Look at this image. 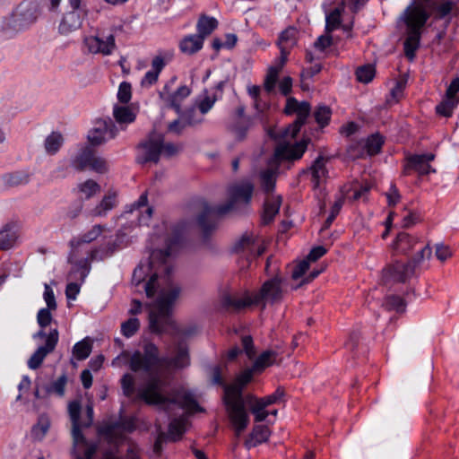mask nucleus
I'll return each mask as SVG.
<instances>
[{"instance_id":"1","label":"nucleus","mask_w":459,"mask_h":459,"mask_svg":"<svg viewBox=\"0 0 459 459\" xmlns=\"http://www.w3.org/2000/svg\"><path fill=\"white\" fill-rule=\"evenodd\" d=\"M180 294L181 287L174 282L169 283L160 291L149 312V329L152 333L186 334L185 331L178 329L172 318V308Z\"/></svg>"},{"instance_id":"2","label":"nucleus","mask_w":459,"mask_h":459,"mask_svg":"<svg viewBox=\"0 0 459 459\" xmlns=\"http://www.w3.org/2000/svg\"><path fill=\"white\" fill-rule=\"evenodd\" d=\"M255 374L256 372L252 367L247 368L237 375L231 385H226L224 388V404L238 437L245 431L249 423V415L245 409L242 392L245 386L253 380Z\"/></svg>"},{"instance_id":"3","label":"nucleus","mask_w":459,"mask_h":459,"mask_svg":"<svg viewBox=\"0 0 459 459\" xmlns=\"http://www.w3.org/2000/svg\"><path fill=\"white\" fill-rule=\"evenodd\" d=\"M178 241H170L165 250H154L150 258L146 261H142L137 268L134 269L133 273V282L139 285L146 277L150 276L148 282L145 285V292L147 297L151 298L155 293V281L160 272L169 273L172 269L170 260L178 247Z\"/></svg>"},{"instance_id":"4","label":"nucleus","mask_w":459,"mask_h":459,"mask_svg":"<svg viewBox=\"0 0 459 459\" xmlns=\"http://www.w3.org/2000/svg\"><path fill=\"white\" fill-rule=\"evenodd\" d=\"M164 381L156 374L139 389L140 397L149 404L161 405L168 409L171 404H178L187 411H203L194 395L187 391L178 392L173 398H167L161 394Z\"/></svg>"},{"instance_id":"5","label":"nucleus","mask_w":459,"mask_h":459,"mask_svg":"<svg viewBox=\"0 0 459 459\" xmlns=\"http://www.w3.org/2000/svg\"><path fill=\"white\" fill-rule=\"evenodd\" d=\"M402 18L407 26L404 53L410 60H413L415 52L420 47L421 29L429 18V14L423 4L413 2L405 9Z\"/></svg>"},{"instance_id":"6","label":"nucleus","mask_w":459,"mask_h":459,"mask_svg":"<svg viewBox=\"0 0 459 459\" xmlns=\"http://www.w3.org/2000/svg\"><path fill=\"white\" fill-rule=\"evenodd\" d=\"M108 230L105 225L95 224L79 238L71 241L72 251L70 255V262L74 264V267L71 271V276L78 272L80 274V280L82 281L85 280L90 272V263L92 259V255L87 253L86 256L80 257L79 248L82 244H88L98 239L104 232Z\"/></svg>"},{"instance_id":"7","label":"nucleus","mask_w":459,"mask_h":459,"mask_svg":"<svg viewBox=\"0 0 459 459\" xmlns=\"http://www.w3.org/2000/svg\"><path fill=\"white\" fill-rule=\"evenodd\" d=\"M432 249L429 245L420 250L408 264L396 262L383 270L382 280L385 283L404 282L414 275L416 268L425 259L431 257Z\"/></svg>"},{"instance_id":"8","label":"nucleus","mask_w":459,"mask_h":459,"mask_svg":"<svg viewBox=\"0 0 459 459\" xmlns=\"http://www.w3.org/2000/svg\"><path fill=\"white\" fill-rule=\"evenodd\" d=\"M283 283V279L279 276L265 281L259 290L250 294V302L261 309H264L267 305L273 306L281 302L285 294Z\"/></svg>"},{"instance_id":"9","label":"nucleus","mask_w":459,"mask_h":459,"mask_svg":"<svg viewBox=\"0 0 459 459\" xmlns=\"http://www.w3.org/2000/svg\"><path fill=\"white\" fill-rule=\"evenodd\" d=\"M68 414L72 421V436L74 448L87 446L80 428L90 427L93 422V404L89 403L85 407V416L81 418L82 405L78 400L68 403Z\"/></svg>"},{"instance_id":"10","label":"nucleus","mask_w":459,"mask_h":459,"mask_svg":"<svg viewBox=\"0 0 459 459\" xmlns=\"http://www.w3.org/2000/svg\"><path fill=\"white\" fill-rule=\"evenodd\" d=\"M385 137L378 133L372 134L365 141L357 142L349 146L346 158L351 160L365 159L381 152Z\"/></svg>"},{"instance_id":"11","label":"nucleus","mask_w":459,"mask_h":459,"mask_svg":"<svg viewBox=\"0 0 459 459\" xmlns=\"http://www.w3.org/2000/svg\"><path fill=\"white\" fill-rule=\"evenodd\" d=\"M254 186L250 182H242L230 188L229 202L224 205L216 208V213L223 215L228 212L238 210L247 205L251 200Z\"/></svg>"},{"instance_id":"12","label":"nucleus","mask_w":459,"mask_h":459,"mask_svg":"<svg viewBox=\"0 0 459 459\" xmlns=\"http://www.w3.org/2000/svg\"><path fill=\"white\" fill-rule=\"evenodd\" d=\"M117 128L110 119H99L88 134L91 145L98 146L117 135Z\"/></svg>"},{"instance_id":"13","label":"nucleus","mask_w":459,"mask_h":459,"mask_svg":"<svg viewBox=\"0 0 459 459\" xmlns=\"http://www.w3.org/2000/svg\"><path fill=\"white\" fill-rule=\"evenodd\" d=\"M73 166L78 170H84L87 168L98 172L104 173L108 170L107 161L100 156H96L94 152L86 148L74 158Z\"/></svg>"},{"instance_id":"14","label":"nucleus","mask_w":459,"mask_h":459,"mask_svg":"<svg viewBox=\"0 0 459 459\" xmlns=\"http://www.w3.org/2000/svg\"><path fill=\"white\" fill-rule=\"evenodd\" d=\"M59 333L56 329L51 330L47 337L46 343L39 346L28 359L27 365L30 369H38L43 363L45 358L54 351L58 342Z\"/></svg>"},{"instance_id":"15","label":"nucleus","mask_w":459,"mask_h":459,"mask_svg":"<svg viewBox=\"0 0 459 459\" xmlns=\"http://www.w3.org/2000/svg\"><path fill=\"white\" fill-rule=\"evenodd\" d=\"M308 140H303L295 144L288 143H280L274 151V155L271 159L275 160L279 165L281 160H295L302 157L305 152Z\"/></svg>"},{"instance_id":"16","label":"nucleus","mask_w":459,"mask_h":459,"mask_svg":"<svg viewBox=\"0 0 459 459\" xmlns=\"http://www.w3.org/2000/svg\"><path fill=\"white\" fill-rule=\"evenodd\" d=\"M162 134L152 133L149 139L140 145L142 156L139 161L142 163L153 161L158 162L161 154Z\"/></svg>"},{"instance_id":"17","label":"nucleus","mask_w":459,"mask_h":459,"mask_svg":"<svg viewBox=\"0 0 459 459\" xmlns=\"http://www.w3.org/2000/svg\"><path fill=\"white\" fill-rule=\"evenodd\" d=\"M84 45L91 54L110 55L115 48V39L112 34L100 37L99 34L85 37Z\"/></svg>"},{"instance_id":"18","label":"nucleus","mask_w":459,"mask_h":459,"mask_svg":"<svg viewBox=\"0 0 459 459\" xmlns=\"http://www.w3.org/2000/svg\"><path fill=\"white\" fill-rule=\"evenodd\" d=\"M37 19L35 8L30 4H22L13 13L5 26L9 29L21 30L32 23Z\"/></svg>"},{"instance_id":"19","label":"nucleus","mask_w":459,"mask_h":459,"mask_svg":"<svg viewBox=\"0 0 459 459\" xmlns=\"http://www.w3.org/2000/svg\"><path fill=\"white\" fill-rule=\"evenodd\" d=\"M289 53L290 49L280 48V57L278 63L268 68L264 82V88L268 93H272L274 91L279 74L288 60Z\"/></svg>"},{"instance_id":"20","label":"nucleus","mask_w":459,"mask_h":459,"mask_svg":"<svg viewBox=\"0 0 459 459\" xmlns=\"http://www.w3.org/2000/svg\"><path fill=\"white\" fill-rule=\"evenodd\" d=\"M278 170L279 164L272 160H269L268 167L261 170L259 183L265 193L269 194L274 189Z\"/></svg>"},{"instance_id":"21","label":"nucleus","mask_w":459,"mask_h":459,"mask_svg":"<svg viewBox=\"0 0 459 459\" xmlns=\"http://www.w3.org/2000/svg\"><path fill=\"white\" fill-rule=\"evenodd\" d=\"M251 295L246 294L244 297H239L236 292L224 291L221 294V302L226 308L234 310H240L249 306H253L250 302Z\"/></svg>"},{"instance_id":"22","label":"nucleus","mask_w":459,"mask_h":459,"mask_svg":"<svg viewBox=\"0 0 459 459\" xmlns=\"http://www.w3.org/2000/svg\"><path fill=\"white\" fill-rule=\"evenodd\" d=\"M434 157L432 153L411 156L408 158V165L405 168V171L411 169L420 175L435 172V169L429 165V162L434 160Z\"/></svg>"},{"instance_id":"23","label":"nucleus","mask_w":459,"mask_h":459,"mask_svg":"<svg viewBox=\"0 0 459 459\" xmlns=\"http://www.w3.org/2000/svg\"><path fill=\"white\" fill-rule=\"evenodd\" d=\"M162 362L175 370H182L188 368L191 363L188 348L185 344L179 343L175 356L169 359H162Z\"/></svg>"},{"instance_id":"24","label":"nucleus","mask_w":459,"mask_h":459,"mask_svg":"<svg viewBox=\"0 0 459 459\" xmlns=\"http://www.w3.org/2000/svg\"><path fill=\"white\" fill-rule=\"evenodd\" d=\"M271 436L270 429L265 425L254 426L247 438L245 441V446L247 449L257 446L269 440Z\"/></svg>"},{"instance_id":"25","label":"nucleus","mask_w":459,"mask_h":459,"mask_svg":"<svg viewBox=\"0 0 459 459\" xmlns=\"http://www.w3.org/2000/svg\"><path fill=\"white\" fill-rule=\"evenodd\" d=\"M319 55H316L312 49H307L306 51V60L311 65L306 67L302 70L300 74V78L303 81L309 80L313 78L316 74H319L322 70V65L318 60L320 59Z\"/></svg>"},{"instance_id":"26","label":"nucleus","mask_w":459,"mask_h":459,"mask_svg":"<svg viewBox=\"0 0 459 459\" xmlns=\"http://www.w3.org/2000/svg\"><path fill=\"white\" fill-rule=\"evenodd\" d=\"M278 363V353L273 350H267L263 351L254 361L252 368L260 374L265 370L268 367Z\"/></svg>"},{"instance_id":"27","label":"nucleus","mask_w":459,"mask_h":459,"mask_svg":"<svg viewBox=\"0 0 459 459\" xmlns=\"http://www.w3.org/2000/svg\"><path fill=\"white\" fill-rule=\"evenodd\" d=\"M14 222L4 224L0 230V249L7 250L12 248L18 239V234L14 231Z\"/></svg>"},{"instance_id":"28","label":"nucleus","mask_w":459,"mask_h":459,"mask_svg":"<svg viewBox=\"0 0 459 459\" xmlns=\"http://www.w3.org/2000/svg\"><path fill=\"white\" fill-rule=\"evenodd\" d=\"M82 25V21L79 13L76 11H72L64 15L59 24V33L67 35L76 30Z\"/></svg>"},{"instance_id":"29","label":"nucleus","mask_w":459,"mask_h":459,"mask_svg":"<svg viewBox=\"0 0 459 459\" xmlns=\"http://www.w3.org/2000/svg\"><path fill=\"white\" fill-rule=\"evenodd\" d=\"M281 204V195H273L265 200L262 215L264 224H268L273 220L274 216L279 212Z\"/></svg>"},{"instance_id":"30","label":"nucleus","mask_w":459,"mask_h":459,"mask_svg":"<svg viewBox=\"0 0 459 459\" xmlns=\"http://www.w3.org/2000/svg\"><path fill=\"white\" fill-rule=\"evenodd\" d=\"M325 163L326 160L322 156H319L309 168L315 188L319 187V186L325 180L327 175Z\"/></svg>"},{"instance_id":"31","label":"nucleus","mask_w":459,"mask_h":459,"mask_svg":"<svg viewBox=\"0 0 459 459\" xmlns=\"http://www.w3.org/2000/svg\"><path fill=\"white\" fill-rule=\"evenodd\" d=\"M164 65V59L160 56H155L152 61V70L145 74L141 81V85L147 87L155 83Z\"/></svg>"},{"instance_id":"32","label":"nucleus","mask_w":459,"mask_h":459,"mask_svg":"<svg viewBox=\"0 0 459 459\" xmlns=\"http://www.w3.org/2000/svg\"><path fill=\"white\" fill-rule=\"evenodd\" d=\"M116 206V195L108 194L89 213L92 217H104Z\"/></svg>"},{"instance_id":"33","label":"nucleus","mask_w":459,"mask_h":459,"mask_svg":"<svg viewBox=\"0 0 459 459\" xmlns=\"http://www.w3.org/2000/svg\"><path fill=\"white\" fill-rule=\"evenodd\" d=\"M157 365L139 351L134 352L130 359L129 367L134 372H151Z\"/></svg>"},{"instance_id":"34","label":"nucleus","mask_w":459,"mask_h":459,"mask_svg":"<svg viewBox=\"0 0 459 459\" xmlns=\"http://www.w3.org/2000/svg\"><path fill=\"white\" fill-rule=\"evenodd\" d=\"M190 94V90L186 86H180L175 92L169 93L166 86L161 97L165 99L176 110L179 111L180 101Z\"/></svg>"},{"instance_id":"35","label":"nucleus","mask_w":459,"mask_h":459,"mask_svg":"<svg viewBox=\"0 0 459 459\" xmlns=\"http://www.w3.org/2000/svg\"><path fill=\"white\" fill-rule=\"evenodd\" d=\"M299 31L295 27H288L279 36L277 46L279 48L290 49L297 45Z\"/></svg>"},{"instance_id":"36","label":"nucleus","mask_w":459,"mask_h":459,"mask_svg":"<svg viewBox=\"0 0 459 459\" xmlns=\"http://www.w3.org/2000/svg\"><path fill=\"white\" fill-rule=\"evenodd\" d=\"M113 117L120 126L130 124L135 120V112L128 106L115 105Z\"/></svg>"},{"instance_id":"37","label":"nucleus","mask_w":459,"mask_h":459,"mask_svg":"<svg viewBox=\"0 0 459 459\" xmlns=\"http://www.w3.org/2000/svg\"><path fill=\"white\" fill-rule=\"evenodd\" d=\"M416 238L411 237L409 234L402 232L398 234L396 239L393 244V248L400 254L406 255L416 245Z\"/></svg>"},{"instance_id":"38","label":"nucleus","mask_w":459,"mask_h":459,"mask_svg":"<svg viewBox=\"0 0 459 459\" xmlns=\"http://www.w3.org/2000/svg\"><path fill=\"white\" fill-rule=\"evenodd\" d=\"M204 39L202 36L190 35L183 39L180 42V49L186 55H193L203 48Z\"/></svg>"},{"instance_id":"39","label":"nucleus","mask_w":459,"mask_h":459,"mask_svg":"<svg viewBox=\"0 0 459 459\" xmlns=\"http://www.w3.org/2000/svg\"><path fill=\"white\" fill-rule=\"evenodd\" d=\"M217 26L218 22L215 18L201 15L196 25L198 32L197 35L202 36V39H204L205 37L212 34Z\"/></svg>"},{"instance_id":"40","label":"nucleus","mask_w":459,"mask_h":459,"mask_svg":"<svg viewBox=\"0 0 459 459\" xmlns=\"http://www.w3.org/2000/svg\"><path fill=\"white\" fill-rule=\"evenodd\" d=\"M342 8L335 7L333 11L325 15V30L332 33L333 30L342 26Z\"/></svg>"},{"instance_id":"41","label":"nucleus","mask_w":459,"mask_h":459,"mask_svg":"<svg viewBox=\"0 0 459 459\" xmlns=\"http://www.w3.org/2000/svg\"><path fill=\"white\" fill-rule=\"evenodd\" d=\"M77 189L79 194L86 199L91 198L100 193V186L92 179H88L78 184Z\"/></svg>"},{"instance_id":"42","label":"nucleus","mask_w":459,"mask_h":459,"mask_svg":"<svg viewBox=\"0 0 459 459\" xmlns=\"http://www.w3.org/2000/svg\"><path fill=\"white\" fill-rule=\"evenodd\" d=\"M64 143L60 133L53 132L45 140V150L48 154H55L58 152Z\"/></svg>"},{"instance_id":"43","label":"nucleus","mask_w":459,"mask_h":459,"mask_svg":"<svg viewBox=\"0 0 459 459\" xmlns=\"http://www.w3.org/2000/svg\"><path fill=\"white\" fill-rule=\"evenodd\" d=\"M255 246V235L253 233H245L235 244L234 249L236 252L247 253L253 252Z\"/></svg>"},{"instance_id":"44","label":"nucleus","mask_w":459,"mask_h":459,"mask_svg":"<svg viewBox=\"0 0 459 459\" xmlns=\"http://www.w3.org/2000/svg\"><path fill=\"white\" fill-rule=\"evenodd\" d=\"M91 349V343L87 340H82L75 343L73 348V354L77 359L82 360L90 356Z\"/></svg>"},{"instance_id":"45","label":"nucleus","mask_w":459,"mask_h":459,"mask_svg":"<svg viewBox=\"0 0 459 459\" xmlns=\"http://www.w3.org/2000/svg\"><path fill=\"white\" fill-rule=\"evenodd\" d=\"M3 181L5 186H16L26 184L29 181V176L22 172L9 173L3 177Z\"/></svg>"},{"instance_id":"46","label":"nucleus","mask_w":459,"mask_h":459,"mask_svg":"<svg viewBox=\"0 0 459 459\" xmlns=\"http://www.w3.org/2000/svg\"><path fill=\"white\" fill-rule=\"evenodd\" d=\"M333 42V38L331 33L325 31V34L319 36L313 44V48L316 50V55H321L329 48Z\"/></svg>"},{"instance_id":"47","label":"nucleus","mask_w":459,"mask_h":459,"mask_svg":"<svg viewBox=\"0 0 459 459\" xmlns=\"http://www.w3.org/2000/svg\"><path fill=\"white\" fill-rule=\"evenodd\" d=\"M186 431L185 420L176 419L172 420L169 427V437L171 440L176 441L180 438Z\"/></svg>"},{"instance_id":"48","label":"nucleus","mask_w":459,"mask_h":459,"mask_svg":"<svg viewBox=\"0 0 459 459\" xmlns=\"http://www.w3.org/2000/svg\"><path fill=\"white\" fill-rule=\"evenodd\" d=\"M375 67L372 65H366L356 70L357 80L363 83H368L375 77Z\"/></svg>"},{"instance_id":"49","label":"nucleus","mask_w":459,"mask_h":459,"mask_svg":"<svg viewBox=\"0 0 459 459\" xmlns=\"http://www.w3.org/2000/svg\"><path fill=\"white\" fill-rule=\"evenodd\" d=\"M69 278L71 280L74 279L79 281V282H69L65 288L66 298L68 299L74 300L80 292L82 281L80 280V274L78 272H76L73 276H71V273H70ZM83 281H84V280L82 281V282Z\"/></svg>"},{"instance_id":"50","label":"nucleus","mask_w":459,"mask_h":459,"mask_svg":"<svg viewBox=\"0 0 459 459\" xmlns=\"http://www.w3.org/2000/svg\"><path fill=\"white\" fill-rule=\"evenodd\" d=\"M266 407L267 406L261 399L257 400L255 403L250 405V411L254 415L255 421L261 422L267 418L269 412L265 410Z\"/></svg>"},{"instance_id":"51","label":"nucleus","mask_w":459,"mask_h":459,"mask_svg":"<svg viewBox=\"0 0 459 459\" xmlns=\"http://www.w3.org/2000/svg\"><path fill=\"white\" fill-rule=\"evenodd\" d=\"M331 115L332 111L330 108L325 105H319L314 112L316 123L322 127L328 124Z\"/></svg>"},{"instance_id":"52","label":"nucleus","mask_w":459,"mask_h":459,"mask_svg":"<svg viewBox=\"0 0 459 459\" xmlns=\"http://www.w3.org/2000/svg\"><path fill=\"white\" fill-rule=\"evenodd\" d=\"M309 267H310V264L305 258L300 261H298L293 266V269L291 272V279L293 281L299 280V281H300L302 280V278L307 276L306 273L307 272Z\"/></svg>"},{"instance_id":"53","label":"nucleus","mask_w":459,"mask_h":459,"mask_svg":"<svg viewBox=\"0 0 459 459\" xmlns=\"http://www.w3.org/2000/svg\"><path fill=\"white\" fill-rule=\"evenodd\" d=\"M50 427V421L48 417L41 416L38 424L32 429V436L36 439H41L48 432Z\"/></svg>"},{"instance_id":"54","label":"nucleus","mask_w":459,"mask_h":459,"mask_svg":"<svg viewBox=\"0 0 459 459\" xmlns=\"http://www.w3.org/2000/svg\"><path fill=\"white\" fill-rule=\"evenodd\" d=\"M203 120L204 114H201L195 107L191 108L185 114H183V121L188 126L197 125Z\"/></svg>"},{"instance_id":"55","label":"nucleus","mask_w":459,"mask_h":459,"mask_svg":"<svg viewBox=\"0 0 459 459\" xmlns=\"http://www.w3.org/2000/svg\"><path fill=\"white\" fill-rule=\"evenodd\" d=\"M140 322L137 318H130L121 325V333L126 337L133 336L139 329Z\"/></svg>"},{"instance_id":"56","label":"nucleus","mask_w":459,"mask_h":459,"mask_svg":"<svg viewBox=\"0 0 459 459\" xmlns=\"http://www.w3.org/2000/svg\"><path fill=\"white\" fill-rule=\"evenodd\" d=\"M456 103L457 101L455 99L446 97V100L445 101L441 102L437 106V112L444 117H450Z\"/></svg>"},{"instance_id":"57","label":"nucleus","mask_w":459,"mask_h":459,"mask_svg":"<svg viewBox=\"0 0 459 459\" xmlns=\"http://www.w3.org/2000/svg\"><path fill=\"white\" fill-rule=\"evenodd\" d=\"M385 307L389 310L402 312L404 310L405 302L401 297L392 295L385 299Z\"/></svg>"},{"instance_id":"58","label":"nucleus","mask_w":459,"mask_h":459,"mask_svg":"<svg viewBox=\"0 0 459 459\" xmlns=\"http://www.w3.org/2000/svg\"><path fill=\"white\" fill-rule=\"evenodd\" d=\"M285 396V391L282 387H278L274 393L270 395L262 397L261 400L265 403L268 407L270 405L279 403L283 401Z\"/></svg>"},{"instance_id":"59","label":"nucleus","mask_w":459,"mask_h":459,"mask_svg":"<svg viewBox=\"0 0 459 459\" xmlns=\"http://www.w3.org/2000/svg\"><path fill=\"white\" fill-rule=\"evenodd\" d=\"M56 309H50L48 307H44L39 310L37 315V322L40 325V327L45 328L50 325L52 321V311H56Z\"/></svg>"},{"instance_id":"60","label":"nucleus","mask_w":459,"mask_h":459,"mask_svg":"<svg viewBox=\"0 0 459 459\" xmlns=\"http://www.w3.org/2000/svg\"><path fill=\"white\" fill-rule=\"evenodd\" d=\"M43 299L47 304L48 308H50V309L57 308V303L56 300L54 290H53L52 287L48 283L44 284Z\"/></svg>"},{"instance_id":"61","label":"nucleus","mask_w":459,"mask_h":459,"mask_svg":"<svg viewBox=\"0 0 459 459\" xmlns=\"http://www.w3.org/2000/svg\"><path fill=\"white\" fill-rule=\"evenodd\" d=\"M67 383V377L65 374L60 376L56 381L53 382L50 388L48 389V393H56L59 396L65 394V387Z\"/></svg>"},{"instance_id":"62","label":"nucleus","mask_w":459,"mask_h":459,"mask_svg":"<svg viewBox=\"0 0 459 459\" xmlns=\"http://www.w3.org/2000/svg\"><path fill=\"white\" fill-rule=\"evenodd\" d=\"M132 97V88L131 84L123 82L120 83L118 91H117V99L122 103H127L131 100Z\"/></svg>"},{"instance_id":"63","label":"nucleus","mask_w":459,"mask_h":459,"mask_svg":"<svg viewBox=\"0 0 459 459\" xmlns=\"http://www.w3.org/2000/svg\"><path fill=\"white\" fill-rule=\"evenodd\" d=\"M310 109L311 108L308 102L301 101L294 112L297 115L296 120L305 124L307 117L309 116Z\"/></svg>"},{"instance_id":"64","label":"nucleus","mask_w":459,"mask_h":459,"mask_svg":"<svg viewBox=\"0 0 459 459\" xmlns=\"http://www.w3.org/2000/svg\"><path fill=\"white\" fill-rule=\"evenodd\" d=\"M243 350L248 359H253L255 356V349L254 346L253 339L250 335H244L241 338Z\"/></svg>"}]
</instances>
